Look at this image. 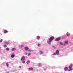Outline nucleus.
Here are the masks:
<instances>
[{
  "instance_id": "f257e3e1",
  "label": "nucleus",
  "mask_w": 73,
  "mask_h": 73,
  "mask_svg": "<svg viewBox=\"0 0 73 73\" xmlns=\"http://www.w3.org/2000/svg\"><path fill=\"white\" fill-rule=\"evenodd\" d=\"M47 42L48 45H51V44H52V41L50 40H47Z\"/></svg>"
},
{
  "instance_id": "f03ea898",
  "label": "nucleus",
  "mask_w": 73,
  "mask_h": 73,
  "mask_svg": "<svg viewBox=\"0 0 73 73\" xmlns=\"http://www.w3.org/2000/svg\"><path fill=\"white\" fill-rule=\"evenodd\" d=\"M21 60L22 61L25 60V57L24 56H22L21 58Z\"/></svg>"
},
{
  "instance_id": "7ed1b4c3",
  "label": "nucleus",
  "mask_w": 73,
  "mask_h": 73,
  "mask_svg": "<svg viewBox=\"0 0 73 73\" xmlns=\"http://www.w3.org/2000/svg\"><path fill=\"white\" fill-rule=\"evenodd\" d=\"M54 36H51L49 39V40L52 41H53V40H54Z\"/></svg>"
},
{
  "instance_id": "20e7f679",
  "label": "nucleus",
  "mask_w": 73,
  "mask_h": 73,
  "mask_svg": "<svg viewBox=\"0 0 73 73\" xmlns=\"http://www.w3.org/2000/svg\"><path fill=\"white\" fill-rule=\"evenodd\" d=\"M4 42L5 44L7 45H8L9 44V42L6 40Z\"/></svg>"
},
{
  "instance_id": "39448f33",
  "label": "nucleus",
  "mask_w": 73,
  "mask_h": 73,
  "mask_svg": "<svg viewBox=\"0 0 73 73\" xmlns=\"http://www.w3.org/2000/svg\"><path fill=\"white\" fill-rule=\"evenodd\" d=\"M72 67L71 66H69L68 67V68H69V69H68L67 70L68 72H69V71H71L72 70Z\"/></svg>"
},
{
  "instance_id": "423d86ee",
  "label": "nucleus",
  "mask_w": 73,
  "mask_h": 73,
  "mask_svg": "<svg viewBox=\"0 0 73 73\" xmlns=\"http://www.w3.org/2000/svg\"><path fill=\"white\" fill-rule=\"evenodd\" d=\"M60 53V52L59 51V50H57L56 51L55 53L56 54V55H58L59 54V53Z\"/></svg>"
},
{
  "instance_id": "0eeeda50",
  "label": "nucleus",
  "mask_w": 73,
  "mask_h": 73,
  "mask_svg": "<svg viewBox=\"0 0 73 73\" xmlns=\"http://www.w3.org/2000/svg\"><path fill=\"white\" fill-rule=\"evenodd\" d=\"M3 32L4 33H5V34H6V33H7L8 31V30H5Z\"/></svg>"
},
{
  "instance_id": "6e6552de",
  "label": "nucleus",
  "mask_w": 73,
  "mask_h": 73,
  "mask_svg": "<svg viewBox=\"0 0 73 73\" xmlns=\"http://www.w3.org/2000/svg\"><path fill=\"white\" fill-rule=\"evenodd\" d=\"M39 53H40V54H44V52L42 51L41 50H40Z\"/></svg>"
},
{
  "instance_id": "1a4fd4ad",
  "label": "nucleus",
  "mask_w": 73,
  "mask_h": 73,
  "mask_svg": "<svg viewBox=\"0 0 73 73\" xmlns=\"http://www.w3.org/2000/svg\"><path fill=\"white\" fill-rule=\"evenodd\" d=\"M29 50V48L27 46L25 47V50Z\"/></svg>"
},
{
  "instance_id": "9d476101",
  "label": "nucleus",
  "mask_w": 73,
  "mask_h": 73,
  "mask_svg": "<svg viewBox=\"0 0 73 73\" xmlns=\"http://www.w3.org/2000/svg\"><path fill=\"white\" fill-rule=\"evenodd\" d=\"M60 38H57L55 39L56 41H60Z\"/></svg>"
},
{
  "instance_id": "9b49d317",
  "label": "nucleus",
  "mask_w": 73,
  "mask_h": 73,
  "mask_svg": "<svg viewBox=\"0 0 73 73\" xmlns=\"http://www.w3.org/2000/svg\"><path fill=\"white\" fill-rule=\"evenodd\" d=\"M15 54H12L11 55V57L12 58H14L15 57Z\"/></svg>"
},
{
  "instance_id": "f8f14e48",
  "label": "nucleus",
  "mask_w": 73,
  "mask_h": 73,
  "mask_svg": "<svg viewBox=\"0 0 73 73\" xmlns=\"http://www.w3.org/2000/svg\"><path fill=\"white\" fill-rule=\"evenodd\" d=\"M64 71H66L67 70H68V68L67 67H65L64 68Z\"/></svg>"
},
{
  "instance_id": "ddd939ff",
  "label": "nucleus",
  "mask_w": 73,
  "mask_h": 73,
  "mask_svg": "<svg viewBox=\"0 0 73 73\" xmlns=\"http://www.w3.org/2000/svg\"><path fill=\"white\" fill-rule=\"evenodd\" d=\"M24 46L23 44H22L19 46V48H23V47H24Z\"/></svg>"
},
{
  "instance_id": "4468645a",
  "label": "nucleus",
  "mask_w": 73,
  "mask_h": 73,
  "mask_svg": "<svg viewBox=\"0 0 73 73\" xmlns=\"http://www.w3.org/2000/svg\"><path fill=\"white\" fill-rule=\"evenodd\" d=\"M5 50L7 51H9V47H7L5 49Z\"/></svg>"
},
{
  "instance_id": "2eb2a0df",
  "label": "nucleus",
  "mask_w": 73,
  "mask_h": 73,
  "mask_svg": "<svg viewBox=\"0 0 73 73\" xmlns=\"http://www.w3.org/2000/svg\"><path fill=\"white\" fill-rule=\"evenodd\" d=\"M66 35L67 36H70V34L69 33V32H67Z\"/></svg>"
},
{
  "instance_id": "dca6fc26",
  "label": "nucleus",
  "mask_w": 73,
  "mask_h": 73,
  "mask_svg": "<svg viewBox=\"0 0 73 73\" xmlns=\"http://www.w3.org/2000/svg\"><path fill=\"white\" fill-rule=\"evenodd\" d=\"M11 50L12 51H15V50H16V48H13L11 49Z\"/></svg>"
},
{
  "instance_id": "f3484780",
  "label": "nucleus",
  "mask_w": 73,
  "mask_h": 73,
  "mask_svg": "<svg viewBox=\"0 0 73 73\" xmlns=\"http://www.w3.org/2000/svg\"><path fill=\"white\" fill-rule=\"evenodd\" d=\"M64 43L65 44H68V41L67 40H66L64 41Z\"/></svg>"
},
{
  "instance_id": "a211bd4d",
  "label": "nucleus",
  "mask_w": 73,
  "mask_h": 73,
  "mask_svg": "<svg viewBox=\"0 0 73 73\" xmlns=\"http://www.w3.org/2000/svg\"><path fill=\"white\" fill-rule=\"evenodd\" d=\"M29 63H30V61L29 60L27 61L26 62V63L27 64H29Z\"/></svg>"
},
{
  "instance_id": "6ab92c4d",
  "label": "nucleus",
  "mask_w": 73,
  "mask_h": 73,
  "mask_svg": "<svg viewBox=\"0 0 73 73\" xmlns=\"http://www.w3.org/2000/svg\"><path fill=\"white\" fill-rule=\"evenodd\" d=\"M37 39H40V36H36Z\"/></svg>"
},
{
  "instance_id": "aec40b11",
  "label": "nucleus",
  "mask_w": 73,
  "mask_h": 73,
  "mask_svg": "<svg viewBox=\"0 0 73 73\" xmlns=\"http://www.w3.org/2000/svg\"><path fill=\"white\" fill-rule=\"evenodd\" d=\"M29 70H32L33 69V68H29Z\"/></svg>"
},
{
  "instance_id": "412c9836",
  "label": "nucleus",
  "mask_w": 73,
  "mask_h": 73,
  "mask_svg": "<svg viewBox=\"0 0 73 73\" xmlns=\"http://www.w3.org/2000/svg\"><path fill=\"white\" fill-rule=\"evenodd\" d=\"M28 51L29 52H33L34 50L30 49L28 50Z\"/></svg>"
},
{
  "instance_id": "4be33fe9",
  "label": "nucleus",
  "mask_w": 73,
  "mask_h": 73,
  "mask_svg": "<svg viewBox=\"0 0 73 73\" xmlns=\"http://www.w3.org/2000/svg\"><path fill=\"white\" fill-rule=\"evenodd\" d=\"M4 47L5 48H7V44H4Z\"/></svg>"
},
{
  "instance_id": "5701e85b",
  "label": "nucleus",
  "mask_w": 73,
  "mask_h": 73,
  "mask_svg": "<svg viewBox=\"0 0 73 73\" xmlns=\"http://www.w3.org/2000/svg\"><path fill=\"white\" fill-rule=\"evenodd\" d=\"M60 44L61 45H64V43L62 42H60Z\"/></svg>"
},
{
  "instance_id": "b1692460",
  "label": "nucleus",
  "mask_w": 73,
  "mask_h": 73,
  "mask_svg": "<svg viewBox=\"0 0 73 73\" xmlns=\"http://www.w3.org/2000/svg\"><path fill=\"white\" fill-rule=\"evenodd\" d=\"M52 56H55V55H57L56 54V53H53L52 54Z\"/></svg>"
},
{
  "instance_id": "393cba45",
  "label": "nucleus",
  "mask_w": 73,
  "mask_h": 73,
  "mask_svg": "<svg viewBox=\"0 0 73 73\" xmlns=\"http://www.w3.org/2000/svg\"><path fill=\"white\" fill-rule=\"evenodd\" d=\"M22 63H23V64H25V60L23 61Z\"/></svg>"
},
{
  "instance_id": "a878e982",
  "label": "nucleus",
  "mask_w": 73,
  "mask_h": 73,
  "mask_svg": "<svg viewBox=\"0 0 73 73\" xmlns=\"http://www.w3.org/2000/svg\"><path fill=\"white\" fill-rule=\"evenodd\" d=\"M31 53H28V57H29V56H30V55H31Z\"/></svg>"
},
{
  "instance_id": "bb28decb",
  "label": "nucleus",
  "mask_w": 73,
  "mask_h": 73,
  "mask_svg": "<svg viewBox=\"0 0 73 73\" xmlns=\"http://www.w3.org/2000/svg\"><path fill=\"white\" fill-rule=\"evenodd\" d=\"M3 40L2 39L0 40V43L2 42H3Z\"/></svg>"
},
{
  "instance_id": "cd10ccee",
  "label": "nucleus",
  "mask_w": 73,
  "mask_h": 73,
  "mask_svg": "<svg viewBox=\"0 0 73 73\" xmlns=\"http://www.w3.org/2000/svg\"><path fill=\"white\" fill-rule=\"evenodd\" d=\"M6 66H9V64L8 63H6Z\"/></svg>"
},
{
  "instance_id": "c85d7f7f",
  "label": "nucleus",
  "mask_w": 73,
  "mask_h": 73,
  "mask_svg": "<svg viewBox=\"0 0 73 73\" xmlns=\"http://www.w3.org/2000/svg\"><path fill=\"white\" fill-rule=\"evenodd\" d=\"M41 65V63H39L38 64V66H40Z\"/></svg>"
},
{
  "instance_id": "c756f323",
  "label": "nucleus",
  "mask_w": 73,
  "mask_h": 73,
  "mask_svg": "<svg viewBox=\"0 0 73 73\" xmlns=\"http://www.w3.org/2000/svg\"><path fill=\"white\" fill-rule=\"evenodd\" d=\"M40 44H38V46H40Z\"/></svg>"
},
{
  "instance_id": "7c9ffc66",
  "label": "nucleus",
  "mask_w": 73,
  "mask_h": 73,
  "mask_svg": "<svg viewBox=\"0 0 73 73\" xmlns=\"http://www.w3.org/2000/svg\"><path fill=\"white\" fill-rule=\"evenodd\" d=\"M25 54L26 55H28V53H27V52H25Z\"/></svg>"
},
{
  "instance_id": "2f4dec72",
  "label": "nucleus",
  "mask_w": 73,
  "mask_h": 73,
  "mask_svg": "<svg viewBox=\"0 0 73 73\" xmlns=\"http://www.w3.org/2000/svg\"><path fill=\"white\" fill-rule=\"evenodd\" d=\"M73 66V64H72L70 65V66H71V67Z\"/></svg>"
},
{
  "instance_id": "473e14b6",
  "label": "nucleus",
  "mask_w": 73,
  "mask_h": 73,
  "mask_svg": "<svg viewBox=\"0 0 73 73\" xmlns=\"http://www.w3.org/2000/svg\"><path fill=\"white\" fill-rule=\"evenodd\" d=\"M44 70H46V68H44Z\"/></svg>"
},
{
  "instance_id": "72a5a7b5",
  "label": "nucleus",
  "mask_w": 73,
  "mask_h": 73,
  "mask_svg": "<svg viewBox=\"0 0 73 73\" xmlns=\"http://www.w3.org/2000/svg\"><path fill=\"white\" fill-rule=\"evenodd\" d=\"M21 66H19V68H21Z\"/></svg>"
},
{
  "instance_id": "f704fd0d",
  "label": "nucleus",
  "mask_w": 73,
  "mask_h": 73,
  "mask_svg": "<svg viewBox=\"0 0 73 73\" xmlns=\"http://www.w3.org/2000/svg\"><path fill=\"white\" fill-rule=\"evenodd\" d=\"M63 45L64 46H65V44H63Z\"/></svg>"
},
{
  "instance_id": "c9c22d12",
  "label": "nucleus",
  "mask_w": 73,
  "mask_h": 73,
  "mask_svg": "<svg viewBox=\"0 0 73 73\" xmlns=\"http://www.w3.org/2000/svg\"><path fill=\"white\" fill-rule=\"evenodd\" d=\"M5 73H9V72H6Z\"/></svg>"
}]
</instances>
